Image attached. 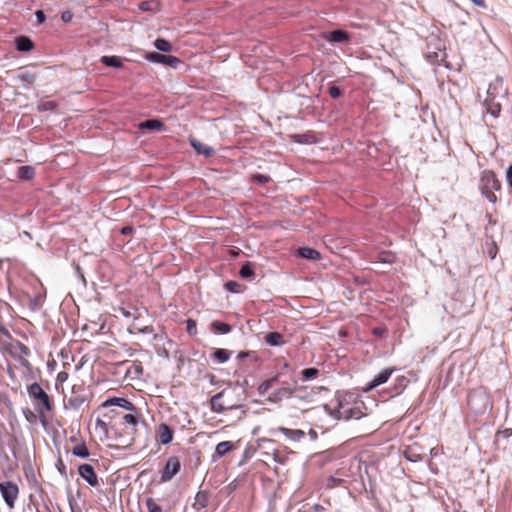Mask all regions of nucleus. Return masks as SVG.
<instances>
[{
	"mask_svg": "<svg viewBox=\"0 0 512 512\" xmlns=\"http://www.w3.org/2000/svg\"><path fill=\"white\" fill-rule=\"evenodd\" d=\"M468 406L473 413L484 414L492 408V400L489 393L479 387L469 393Z\"/></svg>",
	"mask_w": 512,
	"mask_h": 512,
	"instance_id": "f257e3e1",
	"label": "nucleus"
},
{
	"mask_svg": "<svg viewBox=\"0 0 512 512\" xmlns=\"http://www.w3.org/2000/svg\"><path fill=\"white\" fill-rule=\"evenodd\" d=\"M500 188L501 183L493 171L485 170L482 172L479 189L482 195H484L489 202L495 203L497 201V197L494 192L500 190Z\"/></svg>",
	"mask_w": 512,
	"mask_h": 512,
	"instance_id": "f03ea898",
	"label": "nucleus"
},
{
	"mask_svg": "<svg viewBox=\"0 0 512 512\" xmlns=\"http://www.w3.org/2000/svg\"><path fill=\"white\" fill-rule=\"evenodd\" d=\"M27 392L29 397L34 401L35 408L37 411L41 412L42 410L51 411L52 403L50 401L49 395L44 391V389L37 382L32 383L27 387Z\"/></svg>",
	"mask_w": 512,
	"mask_h": 512,
	"instance_id": "7ed1b4c3",
	"label": "nucleus"
},
{
	"mask_svg": "<svg viewBox=\"0 0 512 512\" xmlns=\"http://www.w3.org/2000/svg\"><path fill=\"white\" fill-rule=\"evenodd\" d=\"M0 493L6 505L13 509L19 495V487L12 481L0 482Z\"/></svg>",
	"mask_w": 512,
	"mask_h": 512,
	"instance_id": "20e7f679",
	"label": "nucleus"
},
{
	"mask_svg": "<svg viewBox=\"0 0 512 512\" xmlns=\"http://www.w3.org/2000/svg\"><path fill=\"white\" fill-rule=\"evenodd\" d=\"M8 352L11 355V357L20 361L23 366L28 365V361L26 360V358L29 356L30 350L20 341L10 343L8 347Z\"/></svg>",
	"mask_w": 512,
	"mask_h": 512,
	"instance_id": "39448f33",
	"label": "nucleus"
},
{
	"mask_svg": "<svg viewBox=\"0 0 512 512\" xmlns=\"http://www.w3.org/2000/svg\"><path fill=\"white\" fill-rule=\"evenodd\" d=\"M338 419H360L363 415L361 410L358 407H352L349 403L339 402V407L336 411Z\"/></svg>",
	"mask_w": 512,
	"mask_h": 512,
	"instance_id": "423d86ee",
	"label": "nucleus"
},
{
	"mask_svg": "<svg viewBox=\"0 0 512 512\" xmlns=\"http://www.w3.org/2000/svg\"><path fill=\"white\" fill-rule=\"evenodd\" d=\"M180 460L176 456L168 458L166 465L161 473V481H170L180 471Z\"/></svg>",
	"mask_w": 512,
	"mask_h": 512,
	"instance_id": "0eeeda50",
	"label": "nucleus"
},
{
	"mask_svg": "<svg viewBox=\"0 0 512 512\" xmlns=\"http://www.w3.org/2000/svg\"><path fill=\"white\" fill-rule=\"evenodd\" d=\"M146 59L150 62L165 64L172 68H177L181 63V60L175 56L163 55L158 52L149 53L146 56Z\"/></svg>",
	"mask_w": 512,
	"mask_h": 512,
	"instance_id": "6e6552de",
	"label": "nucleus"
},
{
	"mask_svg": "<svg viewBox=\"0 0 512 512\" xmlns=\"http://www.w3.org/2000/svg\"><path fill=\"white\" fill-rule=\"evenodd\" d=\"M79 475L92 487L99 485L97 474L92 465L84 463L78 467Z\"/></svg>",
	"mask_w": 512,
	"mask_h": 512,
	"instance_id": "1a4fd4ad",
	"label": "nucleus"
},
{
	"mask_svg": "<svg viewBox=\"0 0 512 512\" xmlns=\"http://www.w3.org/2000/svg\"><path fill=\"white\" fill-rule=\"evenodd\" d=\"M225 396V392L224 391H221L219 393H217L216 395H214L211 400H210V403H211V409L212 411L216 412V413H222L224 412L225 410L227 409H234V408H237L238 406L235 405V404H231V403H223L221 401V399Z\"/></svg>",
	"mask_w": 512,
	"mask_h": 512,
	"instance_id": "9d476101",
	"label": "nucleus"
},
{
	"mask_svg": "<svg viewBox=\"0 0 512 512\" xmlns=\"http://www.w3.org/2000/svg\"><path fill=\"white\" fill-rule=\"evenodd\" d=\"M394 372V369L392 368H385L381 370L368 384L365 388V391H371L372 389L378 387L381 384H384L387 382L391 374Z\"/></svg>",
	"mask_w": 512,
	"mask_h": 512,
	"instance_id": "9b49d317",
	"label": "nucleus"
},
{
	"mask_svg": "<svg viewBox=\"0 0 512 512\" xmlns=\"http://www.w3.org/2000/svg\"><path fill=\"white\" fill-rule=\"evenodd\" d=\"M293 394V389L289 386H286V387H281L277 390H275L274 392H272L267 400L271 403H278L284 399H288L292 396Z\"/></svg>",
	"mask_w": 512,
	"mask_h": 512,
	"instance_id": "f8f14e48",
	"label": "nucleus"
},
{
	"mask_svg": "<svg viewBox=\"0 0 512 512\" xmlns=\"http://www.w3.org/2000/svg\"><path fill=\"white\" fill-rule=\"evenodd\" d=\"M103 407L118 406L127 411H134L135 407L132 402L125 398L113 397L105 400L102 404Z\"/></svg>",
	"mask_w": 512,
	"mask_h": 512,
	"instance_id": "ddd939ff",
	"label": "nucleus"
},
{
	"mask_svg": "<svg viewBox=\"0 0 512 512\" xmlns=\"http://www.w3.org/2000/svg\"><path fill=\"white\" fill-rule=\"evenodd\" d=\"M323 38L330 43H342L350 39L349 34L343 30H334L323 34Z\"/></svg>",
	"mask_w": 512,
	"mask_h": 512,
	"instance_id": "4468645a",
	"label": "nucleus"
},
{
	"mask_svg": "<svg viewBox=\"0 0 512 512\" xmlns=\"http://www.w3.org/2000/svg\"><path fill=\"white\" fill-rule=\"evenodd\" d=\"M157 437L161 444L168 445L173 439L172 430L167 424L161 423L157 428Z\"/></svg>",
	"mask_w": 512,
	"mask_h": 512,
	"instance_id": "2eb2a0df",
	"label": "nucleus"
},
{
	"mask_svg": "<svg viewBox=\"0 0 512 512\" xmlns=\"http://www.w3.org/2000/svg\"><path fill=\"white\" fill-rule=\"evenodd\" d=\"M487 93L488 98L484 102L486 106V112L490 114L492 117L496 118L498 117L501 111V104L499 102H495L493 99L490 98L492 96L491 86L489 87Z\"/></svg>",
	"mask_w": 512,
	"mask_h": 512,
	"instance_id": "dca6fc26",
	"label": "nucleus"
},
{
	"mask_svg": "<svg viewBox=\"0 0 512 512\" xmlns=\"http://www.w3.org/2000/svg\"><path fill=\"white\" fill-rule=\"evenodd\" d=\"M279 432L287 439L295 442H299L305 438V432L300 429H289L286 427H279Z\"/></svg>",
	"mask_w": 512,
	"mask_h": 512,
	"instance_id": "f3484780",
	"label": "nucleus"
},
{
	"mask_svg": "<svg viewBox=\"0 0 512 512\" xmlns=\"http://www.w3.org/2000/svg\"><path fill=\"white\" fill-rule=\"evenodd\" d=\"M208 502H209L208 492L199 491L194 498L193 508L196 511H201L207 507Z\"/></svg>",
	"mask_w": 512,
	"mask_h": 512,
	"instance_id": "a211bd4d",
	"label": "nucleus"
},
{
	"mask_svg": "<svg viewBox=\"0 0 512 512\" xmlns=\"http://www.w3.org/2000/svg\"><path fill=\"white\" fill-rule=\"evenodd\" d=\"M16 49L22 52H29L33 49L34 44L30 38L26 36H19L15 39Z\"/></svg>",
	"mask_w": 512,
	"mask_h": 512,
	"instance_id": "6ab92c4d",
	"label": "nucleus"
},
{
	"mask_svg": "<svg viewBox=\"0 0 512 512\" xmlns=\"http://www.w3.org/2000/svg\"><path fill=\"white\" fill-rule=\"evenodd\" d=\"M190 143L192 147L197 151L198 154L205 155L206 157H209L214 154V149L204 143H201L195 139H191Z\"/></svg>",
	"mask_w": 512,
	"mask_h": 512,
	"instance_id": "aec40b11",
	"label": "nucleus"
},
{
	"mask_svg": "<svg viewBox=\"0 0 512 512\" xmlns=\"http://www.w3.org/2000/svg\"><path fill=\"white\" fill-rule=\"evenodd\" d=\"M234 445L231 441H223L216 445L215 447V456H213V460L220 457H223L228 452L233 449Z\"/></svg>",
	"mask_w": 512,
	"mask_h": 512,
	"instance_id": "412c9836",
	"label": "nucleus"
},
{
	"mask_svg": "<svg viewBox=\"0 0 512 512\" xmlns=\"http://www.w3.org/2000/svg\"><path fill=\"white\" fill-rule=\"evenodd\" d=\"M264 339L269 346H280L284 343L282 334L278 332H270L265 335Z\"/></svg>",
	"mask_w": 512,
	"mask_h": 512,
	"instance_id": "4be33fe9",
	"label": "nucleus"
},
{
	"mask_svg": "<svg viewBox=\"0 0 512 512\" xmlns=\"http://www.w3.org/2000/svg\"><path fill=\"white\" fill-rule=\"evenodd\" d=\"M298 254L302 258L309 259V260L320 259V253L317 250L310 248V247L299 248Z\"/></svg>",
	"mask_w": 512,
	"mask_h": 512,
	"instance_id": "5701e85b",
	"label": "nucleus"
},
{
	"mask_svg": "<svg viewBox=\"0 0 512 512\" xmlns=\"http://www.w3.org/2000/svg\"><path fill=\"white\" fill-rule=\"evenodd\" d=\"M35 170L32 166H21L18 168L17 176L22 180H30L34 177Z\"/></svg>",
	"mask_w": 512,
	"mask_h": 512,
	"instance_id": "b1692460",
	"label": "nucleus"
},
{
	"mask_svg": "<svg viewBox=\"0 0 512 512\" xmlns=\"http://www.w3.org/2000/svg\"><path fill=\"white\" fill-rule=\"evenodd\" d=\"M101 62L109 67L120 68L122 67V59L118 56H102Z\"/></svg>",
	"mask_w": 512,
	"mask_h": 512,
	"instance_id": "393cba45",
	"label": "nucleus"
},
{
	"mask_svg": "<svg viewBox=\"0 0 512 512\" xmlns=\"http://www.w3.org/2000/svg\"><path fill=\"white\" fill-rule=\"evenodd\" d=\"M211 329L214 331V332H217V333H220V334H227L229 333L232 328L229 324L227 323H224V322H220V321H213L211 323Z\"/></svg>",
	"mask_w": 512,
	"mask_h": 512,
	"instance_id": "a878e982",
	"label": "nucleus"
},
{
	"mask_svg": "<svg viewBox=\"0 0 512 512\" xmlns=\"http://www.w3.org/2000/svg\"><path fill=\"white\" fill-rule=\"evenodd\" d=\"M212 356L218 363H225L230 359V352L226 349L218 348L214 350Z\"/></svg>",
	"mask_w": 512,
	"mask_h": 512,
	"instance_id": "bb28decb",
	"label": "nucleus"
},
{
	"mask_svg": "<svg viewBox=\"0 0 512 512\" xmlns=\"http://www.w3.org/2000/svg\"><path fill=\"white\" fill-rule=\"evenodd\" d=\"M139 127L141 129L160 130L163 127V123L159 120L153 119L140 123Z\"/></svg>",
	"mask_w": 512,
	"mask_h": 512,
	"instance_id": "cd10ccee",
	"label": "nucleus"
},
{
	"mask_svg": "<svg viewBox=\"0 0 512 512\" xmlns=\"http://www.w3.org/2000/svg\"><path fill=\"white\" fill-rule=\"evenodd\" d=\"M72 454L74 456H77V457H80V458H83V459H86L89 457L90 453L86 447V445L84 443H81L79 445H76L75 447H73L72 449Z\"/></svg>",
	"mask_w": 512,
	"mask_h": 512,
	"instance_id": "c85d7f7f",
	"label": "nucleus"
},
{
	"mask_svg": "<svg viewBox=\"0 0 512 512\" xmlns=\"http://www.w3.org/2000/svg\"><path fill=\"white\" fill-rule=\"evenodd\" d=\"M154 46L157 50L162 51V52H171L172 51V45L170 44V42L163 38L156 39L154 42Z\"/></svg>",
	"mask_w": 512,
	"mask_h": 512,
	"instance_id": "c756f323",
	"label": "nucleus"
},
{
	"mask_svg": "<svg viewBox=\"0 0 512 512\" xmlns=\"http://www.w3.org/2000/svg\"><path fill=\"white\" fill-rule=\"evenodd\" d=\"M239 274L244 279H252L254 276L253 264L251 262L245 263L241 267Z\"/></svg>",
	"mask_w": 512,
	"mask_h": 512,
	"instance_id": "7c9ffc66",
	"label": "nucleus"
},
{
	"mask_svg": "<svg viewBox=\"0 0 512 512\" xmlns=\"http://www.w3.org/2000/svg\"><path fill=\"white\" fill-rule=\"evenodd\" d=\"M276 381H277V378L273 377V378L268 379V380L264 381L263 383H261L258 387L259 394L264 395L265 393H267V391L273 386V384Z\"/></svg>",
	"mask_w": 512,
	"mask_h": 512,
	"instance_id": "2f4dec72",
	"label": "nucleus"
},
{
	"mask_svg": "<svg viewBox=\"0 0 512 512\" xmlns=\"http://www.w3.org/2000/svg\"><path fill=\"white\" fill-rule=\"evenodd\" d=\"M18 79L23 83L32 84L35 81V75L28 71H23L19 73Z\"/></svg>",
	"mask_w": 512,
	"mask_h": 512,
	"instance_id": "473e14b6",
	"label": "nucleus"
},
{
	"mask_svg": "<svg viewBox=\"0 0 512 512\" xmlns=\"http://www.w3.org/2000/svg\"><path fill=\"white\" fill-rule=\"evenodd\" d=\"M138 7L142 11H155L157 4L153 1H142L138 4Z\"/></svg>",
	"mask_w": 512,
	"mask_h": 512,
	"instance_id": "72a5a7b5",
	"label": "nucleus"
},
{
	"mask_svg": "<svg viewBox=\"0 0 512 512\" xmlns=\"http://www.w3.org/2000/svg\"><path fill=\"white\" fill-rule=\"evenodd\" d=\"M301 373L304 380H311L318 375V370L315 368H307L302 370Z\"/></svg>",
	"mask_w": 512,
	"mask_h": 512,
	"instance_id": "f704fd0d",
	"label": "nucleus"
},
{
	"mask_svg": "<svg viewBox=\"0 0 512 512\" xmlns=\"http://www.w3.org/2000/svg\"><path fill=\"white\" fill-rule=\"evenodd\" d=\"M146 506L149 512H162L161 506L158 505L152 498H148L146 500Z\"/></svg>",
	"mask_w": 512,
	"mask_h": 512,
	"instance_id": "c9c22d12",
	"label": "nucleus"
},
{
	"mask_svg": "<svg viewBox=\"0 0 512 512\" xmlns=\"http://www.w3.org/2000/svg\"><path fill=\"white\" fill-rule=\"evenodd\" d=\"M68 403L72 408L78 409L84 403V399L80 396H73L69 398Z\"/></svg>",
	"mask_w": 512,
	"mask_h": 512,
	"instance_id": "e433bc0d",
	"label": "nucleus"
},
{
	"mask_svg": "<svg viewBox=\"0 0 512 512\" xmlns=\"http://www.w3.org/2000/svg\"><path fill=\"white\" fill-rule=\"evenodd\" d=\"M56 107V104L55 102L53 101H46V102H42L38 105V110L39 111H48V110H54Z\"/></svg>",
	"mask_w": 512,
	"mask_h": 512,
	"instance_id": "4c0bfd02",
	"label": "nucleus"
},
{
	"mask_svg": "<svg viewBox=\"0 0 512 512\" xmlns=\"http://www.w3.org/2000/svg\"><path fill=\"white\" fill-rule=\"evenodd\" d=\"M186 330L190 335H195L197 333V324L193 319H188L186 322Z\"/></svg>",
	"mask_w": 512,
	"mask_h": 512,
	"instance_id": "58836bf2",
	"label": "nucleus"
},
{
	"mask_svg": "<svg viewBox=\"0 0 512 512\" xmlns=\"http://www.w3.org/2000/svg\"><path fill=\"white\" fill-rule=\"evenodd\" d=\"M240 285L235 282V281H228L226 284H225V288L226 290H228L229 292H233V293H236L238 292V287Z\"/></svg>",
	"mask_w": 512,
	"mask_h": 512,
	"instance_id": "ea45409f",
	"label": "nucleus"
},
{
	"mask_svg": "<svg viewBox=\"0 0 512 512\" xmlns=\"http://www.w3.org/2000/svg\"><path fill=\"white\" fill-rule=\"evenodd\" d=\"M123 420L131 426H135L137 424V418L133 414H125L123 416Z\"/></svg>",
	"mask_w": 512,
	"mask_h": 512,
	"instance_id": "a19ab883",
	"label": "nucleus"
},
{
	"mask_svg": "<svg viewBox=\"0 0 512 512\" xmlns=\"http://www.w3.org/2000/svg\"><path fill=\"white\" fill-rule=\"evenodd\" d=\"M253 179L260 184H265L270 180V177L263 174H255Z\"/></svg>",
	"mask_w": 512,
	"mask_h": 512,
	"instance_id": "79ce46f5",
	"label": "nucleus"
},
{
	"mask_svg": "<svg viewBox=\"0 0 512 512\" xmlns=\"http://www.w3.org/2000/svg\"><path fill=\"white\" fill-rule=\"evenodd\" d=\"M329 95L332 97V98H338L340 95H341V90L339 87L337 86H331L329 88Z\"/></svg>",
	"mask_w": 512,
	"mask_h": 512,
	"instance_id": "37998d69",
	"label": "nucleus"
},
{
	"mask_svg": "<svg viewBox=\"0 0 512 512\" xmlns=\"http://www.w3.org/2000/svg\"><path fill=\"white\" fill-rule=\"evenodd\" d=\"M67 379H68V373L65 371H61L57 374L56 382L63 384L64 382L67 381Z\"/></svg>",
	"mask_w": 512,
	"mask_h": 512,
	"instance_id": "c03bdc74",
	"label": "nucleus"
},
{
	"mask_svg": "<svg viewBox=\"0 0 512 512\" xmlns=\"http://www.w3.org/2000/svg\"><path fill=\"white\" fill-rule=\"evenodd\" d=\"M506 180L508 185L512 188V164L506 170Z\"/></svg>",
	"mask_w": 512,
	"mask_h": 512,
	"instance_id": "a18cd8bd",
	"label": "nucleus"
},
{
	"mask_svg": "<svg viewBox=\"0 0 512 512\" xmlns=\"http://www.w3.org/2000/svg\"><path fill=\"white\" fill-rule=\"evenodd\" d=\"M35 16L38 23H43L46 19V16L42 10H37Z\"/></svg>",
	"mask_w": 512,
	"mask_h": 512,
	"instance_id": "49530a36",
	"label": "nucleus"
},
{
	"mask_svg": "<svg viewBox=\"0 0 512 512\" xmlns=\"http://www.w3.org/2000/svg\"><path fill=\"white\" fill-rule=\"evenodd\" d=\"M380 260L382 262L392 263L394 261V256L391 254H382L380 256Z\"/></svg>",
	"mask_w": 512,
	"mask_h": 512,
	"instance_id": "de8ad7c7",
	"label": "nucleus"
},
{
	"mask_svg": "<svg viewBox=\"0 0 512 512\" xmlns=\"http://www.w3.org/2000/svg\"><path fill=\"white\" fill-rule=\"evenodd\" d=\"M497 250H498V249H497L496 245H495V244H493V245L491 246V248H489V249H488V251H487L488 256H489L491 259H494V258L496 257V254H497Z\"/></svg>",
	"mask_w": 512,
	"mask_h": 512,
	"instance_id": "09e8293b",
	"label": "nucleus"
},
{
	"mask_svg": "<svg viewBox=\"0 0 512 512\" xmlns=\"http://www.w3.org/2000/svg\"><path fill=\"white\" fill-rule=\"evenodd\" d=\"M61 18H62V20L64 22H68V21H70L72 19V13L69 12V11H65V12L62 13Z\"/></svg>",
	"mask_w": 512,
	"mask_h": 512,
	"instance_id": "8fccbe9b",
	"label": "nucleus"
},
{
	"mask_svg": "<svg viewBox=\"0 0 512 512\" xmlns=\"http://www.w3.org/2000/svg\"><path fill=\"white\" fill-rule=\"evenodd\" d=\"M121 234L122 235H130L132 232H133V227L132 226H125L121 229Z\"/></svg>",
	"mask_w": 512,
	"mask_h": 512,
	"instance_id": "3c124183",
	"label": "nucleus"
},
{
	"mask_svg": "<svg viewBox=\"0 0 512 512\" xmlns=\"http://www.w3.org/2000/svg\"><path fill=\"white\" fill-rule=\"evenodd\" d=\"M308 435H309V437H310V439H311L312 441H315V440H317V438H318V434H317V432H316L315 430H313V429H310V430H309Z\"/></svg>",
	"mask_w": 512,
	"mask_h": 512,
	"instance_id": "603ef678",
	"label": "nucleus"
},
{
	"mask_svg": "<svg viewBox=\"0 0 512 512\" xmlns=\"http://www.w3.org/2000/svg\"><path fill=\"white\" fill-rule=\"evenodd\" d=\"M57 467L61 474L65 472L66 467L61 459L58 461Z\"/></svg>",
	"mask_w": 512,
	"mask_h": 512,
	"instance_id": "864d4df0",
	"label": "nucleus"
},
{
	"mask_svg": "<svg viewBox=\"0 0 512 512\" xmlns=\"http://www.w3.org/2000/svg\"><path fill=\"white\" fill-rule=\"evenodd\" d=\"M96 426H97V427H100L101 429H106L107 424H106L103 420H101V419H99V418H98V419L96 420Z\"/></svg>",
	"mask_w": 512,
	"mask_h": 512,
	"instance_id": "5fc2aeb1",
	"label": "nucleus"
},
{
	"mask_svg": "<svg viewBox=\"0 0 512 512\" xmlns=\"http://www.w3.org/2000/svg\"><path fill=\"white\" fill-rule=\"evenodd\" d=\"M471 2L479 7H483L485 5L484 0H471Z\"/></svg>",
	"mask_w": 512,
	"mask_h": 512,
	"instance_id": "6e6d98bb",
	"label": "nucleus"
},
{
	"mask_svg": "<svg viewBox=\"0 0 512 512\" xmlns=\"http://www.w3.org/2000/svg\"><path fill=\"white\" fill-rule=\"evenodd\" d=\"M248 356H249V352H239L238 355H237V358L242 360V359H244V358H246Z\"/></svg>",
	"mask_w": 512,
	"mask_h": 512,
	"instance_id": "4d7b16f0",
	"label": "nucleus"
},
{
	"mask_svg": "<svg viewBox=\"0 0 512 512\" xmlns=\"http://www.w3.org/2000/svg\"><path fill=\"white\" fill-rule=\"evenodd\" d=\"M373 333H374L375 335H382V333H383V329H381V328H375V329L373 330Z\"/></svg>",
	"mask_w": 512,
	"mask_h": 512,
	"instance_id": "13d9d810",
	"label": "nucleus"
}]
</instances>
